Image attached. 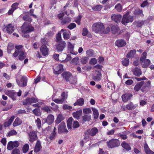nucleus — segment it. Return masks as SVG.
<instances>
[{
    "label": "nucleus",
    "mask_w": 154,
    "mask_h": 154,
    "mask_svg": "<svg viewBox=\"0 0 154 154\" xmlns=\"http://www.w3.org/2000/svg\"><path fill=\"white\" fill-rule=\"evenodd\" d=\"M15 52L13 54V57H18V59L20 60H23L26 57V53L23 50L22 45L17 46Z\"/></svg>",
    "instance_id": "nucleus-1"
},
{
    "label": "nucleus",
    "mask_w": 154,
    "mask_h": 154,
    "mask_svg": "<svg viewBox=\"0 0 154 154\" xmlns=\"http://www.w3.org/2000/svg\"><path fill=\"white\" fill-rule=\"evenodd\" d=\"M98 132V130L96 127H94L91 129L88 130L85 133V136L84 140L87 141L89 139H91V136L94 137Z\"/></svg>",
    "instance_id": "nucleus-2"
},
{
    "label": "nucleus",
    "mask_w": 154,
    "mask_h": 154,
    "mask_svg": "<svg viewBox=\"0 0 154 154\" xmlns=\"http://www.w3.org/2000/svg\"><path fill=\"white\" fill-rule=\"evenodd\" d=\"M104 26L101 23L98 22L94 24L92 26V29L93 31L96 33L99 32L102 33L103 29H104Z\"/></svg>",
    "instance_id": "nucleus-3"
},
{
    "label": "nucleus",
    "mask_w": 154,
    "mask_h": 154,
    "mask_svg": "<svg viewBox=\"0 0 154 154\" xmlns=\"http://www.w3.org/2000/svg\"><path fill=\"white\" fill-rule=\"evenodd\" d=\"M21 31L23 33H27L34 30V28L31 26L29 23L25 22L21 27Z\"/></svg>",
    "instance_id": "nucleus-4"
},
{
    "label": "nucleus",
    "mask_w": 154,
    "mask_h": 154,
    "mask_svg": "<svg viewBox=\"0 0 154 154\" xmlns=\"http://www.w3.org/2000/svg\"><path fill=\"white\" fill-rule=\"evenodd\" d=\"M133 20V16L129 15V13L128 12L123 16L122 23L125 25L127 23L132 22Z\"/></svg>",
    "instance_id": "nucleus-5"
},
{
    "label": "nucleus",
    "mask_w": 154,
    "mask_h": 154,
    "mask_svg": "<svg viewBox=\"0 0 154 154\" xmlns=\"http://www.w3.org/2000/svg\"><path fill=\"white\" fill-rule=\"evenodd\" d=\"M107 144L109 148H112L119 146L120 142L117 139H113L107 142Z\"/></svg>",
    "instance_id": "nucleus-6"
},
{
    "label": "nucleus",
    "mask_w": 154,
    "mask_h": 154,
    "mask_svg": "<svg viewBox=\"0 0 154 154\" xmlns=\"http://www.w3.org/2000/svg\"><path fill=\"white\" fill-rule=\"evenodd\" d=\"M27 78L25 76H23L20 79V81L19 80L16 79V82L20 87H23L27 85Z\"/></svg>",
    "instance_id": "nucleus-7"
},
{
    "label": "nucleus",
    "mask_w": 154,
    "mask_h": 154,
    "mask_svg": "<svg viewBox=\"0 0 154 154\" xmlns=\"http://www.w3.org/2000/svg\"><path fill=\"white\" fill-rule=\"evenodd\" d=\"M95 73L92 75V79L96 81H100L102 79V74L100 70L97 69L95 70Z\"/></svg>",
    "instance_id": "nucleus-8"
},
{
    "label": "nucleus",
    "mask_w": 154,
    "mask_h": 154,
    "mask_svg": "<svg viewBox=\"0 0 154 154\" xmlns=\"http://www.w3.org/2000/svg\"><path fill=\"white\" fill-rule=\"evenodd\" d=\"M29 137V141L31 143L36 140L38 138L36 131H32L28 133Z\"/></svg>",
    "instance_id": "nucleus-9"
},
{
    "label": "nucleus",
    "mask_w": 154,
    "mask_h": 154,
    "mask_svg": "<svg viewBox=\"0 0 154 154\" xmlns=\"http://www.w3.org/2000/svg\"><path fill=\"white\" fill-rule=\"evenodd\" d=\"M66 46L65 42H61L58 43L56 45V49L58 52L62 51Z\"/></svg>",
    "instance_id": "nucleus-10"
},
{
    "label": "nucleus",
    "mask_w": 154,
    "mask_h": 154,
    "mask_svg": "<svg viewBox=\"0 0 154 154\" xmlns=\"http://www.w3.org/2000/svg\"><path fill=\"white\" fill-rule=\"evenodd\" d=\"M38 101L37 99L34 97L28 98L23 101V105H26L29 104L36 103Z\"/></svg>",
    "instance_id": "nucleus-11"
},
{
    "label": "nucleus",
    "mask_w": 154,
    "mask_h": 154,
    "mask_svg": "<svg viewBox=\"0 0 154 154\" xmlns=\"http://www.w3.org/2000/svg\"><path fill=\"white\" fill-rule=\"evenodd\" d=\"M58 130L59 133L68 132V130L66 129L65 124L64 122H62L59 125Z\"/></svg>",
    "instance_id": "nucleus-12"
},
{
    "label": "nucleus",
    "mask_w": 154,
    "mask_h": 154,
    "mask_svg": "<svg viewBox=\"0 0 154 154\" xmlns=\"http://www.w3.org/2000/svg\"><path fill=\"white\" fill-rule=\"evenodd\" d=\"M14 29V27L11 24L7 25L4 28V30L6 31V32L9 34L13 32Z\"/></svg>",
    "instance_id": "nucleus-13"
},
{
    "label": "nucleus",
    "mask_w": 154,
    "mask_h": 154,
    "mask_svg": "<svg viewBox=\"0 0 154 154\" xmlns=\"http://www.w3.org/2000/svg\"><path fill=\"white\" fill-rule=\"evenodd\" d=\"M5 94L12 98L13 100H16V94L14 92V90L6 91L5 92Z\"/></svg>",
    "instance_id": "nucleus-14"
},
{
    "label": "nucleus",
    "mask_w": 154,
    "mask_h": 154,
    "mask_svg": "<svg viewBox=\"0 0 154 154\" xmlns=\"http://www.w3.org/2000/svg\"><path fill=\"white\" fill-rule=\"evenodd\" d=\"M115 45L119 47L124 46L126 45V42L122 39L117 40L115 42Z\"/></svg>",
    "instance_id": "nucleus-15"
},
{
    "label": "nucleus",
    "mask_w": 154,
    "mask_h": 154,
    "mask_svg": "<svg viewBox=\"0 0 154 154\" xmlns=\"http://www.w3.org/2000/svg\"><path fill=\"white\" fill-rule=\"evenodd\" d=\"M122 15L120 14H112L111 17L112 20L116 23H118L120 21L122 18Z\"/></svg>",
    "instance_id": "nucleus-16"
},
{
    "label": "nucleus",
    "mask_w": 154,
    "mask_h": 154,
    "mask_svg": "<svg viewBox=\"0 0 154 154\" xmlns=\"http://www.w3.org/2000/svg\"><path fill=\"white\" fill-rule=\"evenodd\" d=\"M132 96V94L130 93L125 94L122 96V100L124 102H126L131 99Z\"/></svg>",
    "instance_id": "nucleus-17"
},
{
    "label": "nucleus",
    "mask_w": 154,
    "mask_h": 154,
    "mask_svg": "<svg viewBox=\"0 0 154 154\" xmlns=\"http://www.w3.org/2000/svg\"><path fill=\"white\" fill-rule=\"evenodd\" d=\"M133 74L137 76H140L142 73L140 69L137 67H135L134 68H132V70Z\"/></svg>",
    "instance_id": "nucleus-18"
},
{
    "label": "nucleus",
    "mask_w": 154,
    "mask_h": 154,
    "mask_svg": "<svg viewBox=\"0 0 154 154\" xmlns=\"http://www.w3.org/2000/svg\"><path fill=\"white\" fill-rule=\"evenodd\" d=\"M62 76L66 82L70 81L69 79L71 76V73L69 72H64L62 74Z\"/></svg>",
    "instance_id": "nucleus-19"
},
{
    "label": "nucleus",
    "mask_w": 154,
    "mask_h": 154,
    "mask_svg": "<svg viewBox=\"0 0 154 154\" xmlns=\"http://www.w3.org/2000/svg\"><path fill=\"white\" fill-rule=\"evenodd\" d=\"M40 50L42 54L44 56H45L48 54L49 50L46 46L42 45L40 48Z\"/></svg>",
    "instance_id": "nucleus-20"
},
{
    "label": "nucleus",
    "mask_w": 154,
    "mask_h": 154,
    "mask_svg": "<svg viewBox=\"0 0 154 154\" xmlns=\"http://www.w3.org/2000/svg\"><path fill=\"white\" fill-rule=\"evenodd\" d=\"M84 102L85 100L83 98H80L77 99L76 101L73 104V105L75 106L77 105L82 106L84 104Z\"/></svg>",
    "instance_id": "nucleus-21"
},
{
    "label": "nucleus",
    "mask_w": 154,
    "mask_h": 154,
    "mask_svg": "<svg viewBox=\"0 0 154 154\" xmlns=\"http://www.w3.org/2000/svg\"><path fill=\"white\" fill-rule=\"evenodd\" d=\"M63 69V66L62 64H59L54 69V71L55 72V74H59Z\"/></svg>",
    "instance_id": "nucleus-22"
},
{
    "label": "nucleus",
    "mask_w": 154,
    "mask_h": 154,
    "mask_svg": "<svg viewBox=\"0 0 154 154\" xmlns=\"http://www.w3.org/2000/svg\"><path fill=\"white\" fill-rule=\"evenodd\" d=\"M144 84V82L143 81L138 82L134 86V90L136 91H138L141 89Z\"/></svg>",
    "instance_id": "nucleus-23"
},
{
    "label": "nucleus",
    "mask_w": 154,
    "mask_h": 154,
    "mask_svg": "<svg viewBox=\"0 0 154 154\" xmlns=\"http://www.w3.org/2000/svg\"><path fill=\"white\" fill-rule=\"evenodd\" d=\"M68 48L70 53L74 55H76L77 54V52H76L75 53L73 51L74 46L70 42H68Z\"/></svg>",
    "instance_id": "nucleus-24"
},
{
    "label": "nucleus",
    "mask_w": 154,
    "mask_h": 154,
    "mask_svg": "<svg viewBox=\"0 0 154 154\" xmlns=\"http://www.w3.org/2000/svg\"><path fill=\"white\" fill-rule=\"evenodd\" d=\"M54 120V117L52 115H49L46 119V122L48 125L52 123Z\"/></svg>",
    "instance_id": "nucleus-25"
},
{
    "label": "nucleus",
    "mask_w": 154,
    "mask_h": 154,
    "mask_svg": "<svg viewBox=\"0 0 154 154\" xmlns=\"http://www.w3.org/2000/svg\"><path fill=\"white\" fill-rule=\"evenodd\" d=\"M82 113V110L81 109L75 112H74L72 114L73 117L77 119H79L80 117L81 116Z\"/></svg>",
    "instance_id": "nucleus-26"
},
{
    "label": "nucleus",
    "mask_w": 154,
    "mask_h": 154,
    "mask_svg": "<svg viewBox=\"0 0 154 154\" xmlns=\"http://www.w3.org/2000/svg\"><path fill=\"white\" fill-rule=\"evenodd\" d=\"M15 118L14 116H12L8 120V121L4 123V125L5 127H8L13 122Z\"/></svg>",
    "instance_id": "nucleus-27"
},
{
    "label": "nucleus",
    "mask_w": 154,
    "mask_h": 154,
    "mask_svg": "<svg viewBox=\"0 0 154 154\" xmlns=\"http://www.w3.org/2000/svg\"><path fill=\"white\" fill-rule=\"evenodd\" d=\"M141 63L142 67L144 68H146L150 64V61L148 59H146L143 62H141Z\"/></svg>",
    "instance_id": "nucleus-28"
},
{
    "label": "nucleus",
    "mask_w": 154,
    "mask_h": 154,
    "mask_svg": "<svg viewBox=\"0 0 154 154\" xmlns=\"http://www.w3.org/2000/svg\"><path fill=\"white\" fill-rule=\"evenodd\" d=\"M111 30L112 33L114 34L118 33L119 31V29L118 26L115 25H113L111 27Z\"/></svg>",
    "instance_id": "nucleus-29"
},
{
    "label": "nucleus",
    "mask_w": 154,
    "mask_h": 154,
    "mask_svg": "<svg viewBox=\"0 0 154 154\" xmlns=\"http://www.w3.org/2000/svg\"><path fill=\"white\" fill-rule=\"evenodd\" d=\"M144 147L145 152L146 154H154V152L149 149L146 143L144 144Z\"/></svg>",
    "instance_id": "nucleus-30"
},
{
    "label": "nucleus",
    "mask_w": 154,
    "mask_h": 154,
    "mask_svg": "<svg viewBox=\"0 0 154 154\" xmlns=\"http://www.w3.org/2000/svg\"><path fill=\"white\" fill-rule=\"evenodd\" d=\"M41 148V143L39 140H38L35 148L34 151L36 152H38L40 150Z\"/></svg>",
    "instance_id": "nucleus-31"
},
{
    "label": "nucleus",
    "mask_w": 154,
    "mask_h": 154,
    "mask_svg": "<svg viewBox=\"0 0 154 154\" xmlns=\"http://www.w3.org/2000/svg\"><path fill=\"white\" fill-rule=\"evenodd\" d=\"M22 121L19 118L17 117L16 118L13 124V125L14 127H16L18 126L22 123Z\"/></svg>",
    "instance_id": "nucleus-32"
},
{
    "label": "nucleus",
    "mask_w": 154,
    "mask_h": 154,
    "mask_svg": "<svg viewBox=\"0 0 154 154\" xmlns=\"http://www.w3.org/2000/svg\"><path fill=\"white\" fill-rule=\"evenodd\" d=\"M122 146L126 150L129 151L131 149L130 145L126 142H124L121 144Z\"/></svg>",
    "instance_id": "nucleus-33"
},
{
    "label": "nucleus",
    "mask_w": 154,
    "mask_h": 154,
    "mask_svg": "<svg viewBox=\"0 0 154 154\" xmlns=\"http://www.w3.org/2000/svg\"><path fill=\"white\" fill-rule=\"evenodd\" d=\"M91 109L93 112L94 119H97L98 117L99 114L98 110L96 109L94 107H92L91 108Z\"/></svg>",
    "instance_id": "nucleus-34"
},
{
    "label": "nucleus",
    "mask_w": 154,
    "mask_h": 154,
    "mask_svg": "<svg viewBox=\"0 0 154 154\" xmlns=\"http://www.w3.org/2000/svg\"><path fill=\"white\" fill-rule=\"evenodd\" d=\"M136 51L135 50H131L130 52L127 54L126 57L128 58H132L135 55Z\"/></svg>",
    "instance_id": "nucleus-35"
},
{
    "label": "nucleus",
    "mask_w": 154,
    "mask_h": 154,
    "mask_svg": "<svg viewBox=\"0 0 154 154\" xmlns=\"http://www.w3.org/2000/svg\"><path fill=\"white\" fill-rule=\"evenodd\" d=\"M115 9L118 12H121L122 11V7L120 3H118L115 6Z\"/></svg>",
    "instance_id": "nucleus-36"
},
{
    "label": "nucleus",
    "mask_w": 154,
    "mask_h": 154,
    "mask_svg": "<svg viewBox=\"0 0 154 154\" xmlns=\"http://www.w3.org/2000/svg\"><path fill=\"white\" fill-rule=\"evenodd\" d=\"M14 48L13 44L11 43H9L8 45L7 52L8 54L11 53V51Z\"/></svg>",
    "instance_id": "nucleus-37"
},
{
    "label": "nucleus",
    "mask_w": 154,
    "mask_h": 154,
    "mask_svg": "<svg viewBox=\"0 0 154 154\" xmlns=\"http://www.w3.org/2000/svg\"><path fill=\"white\" fill-rule=\"evenodd\" d=\"M72 117L69 118L67 120V123L68 128L69 129H70L72 128Z\"/></svg>",
    "instance_id": "nucleus-38"
},
{
    "label": "nucleus",
    "mask_w": 154,
    "mask_h": 154,
    "mask_svg": "<svg viewBox=\"0 0 154 154\" xmlns=\"http://www.w3.org/2000/svg\"><path fill=\"white\" fill-rule=\"evenodd\" d=\"M79 58L78 57H76L73 59L71 61L72 64L75 65H77L79 63Z\"/></svg>",
    "instance_id": "nucleus-39"
},
{
    "label": "nucleus",
    "mask_w": 154,
    "mask_h": 154,
    "mask_svg": "<svg viewBox=\"0 0 154 154\" xmlns=\"http://www.w3.org/2000/svg\"><path fill=\"white\" fill-rule=\"evenodd\" d=\"M126 108L130 110L135 109V107L132 102H130L126 106Z\"/></svg>",
    "instance_id": "nucleus-40"
},
{
    "label": "nucleus",
    "mask_w": 154,
    "mask_h": 154,
    "mask_svg": "<svg viewBox=\"0 0 154 154\" xmlns=\"http://www.w3.org/2000/svg\"><path fill=\"white\" fill-rule=\"evenodd\" d=\"M33 113L37 116H39L41 115L40 110L38 109H35L32 111Z\"/></svg>",
    "instance_id": "nucleus-41"
},
{
    "label": "nucleus",
    "mask_w": 154,
    "mask_h": 154,
    "mask_svg": "<svg viewBox=\"0 0 154 154\" xmlns=\"http://www.w3.org/2000/svg\"><path fill=\"white\" fill-rule=\"evenodd\" d=\"M122 63L123 66H127L129 64V60L128 58H125L122 60Z\"/></svg>",
    "instance_id": "nucleus-42"
},
{
    "label": "nucleus",
    "mask_w": 154,
    "mask_h": 154,
    "mask_svg": "<svg viewBox=\"0 0 154 154\" xmlns=\"http://www.w3.org/2000/svg\"><path fill=\"white\" fill-rule=\"evenodd\" d=\"M86 54L88 57H93L94 54V51L92 49H89L87 51Z\"/></svg>",
    "instance_id": "nucleus-43"
},
{
    "label": "nucleus",
    "mask_w": 154,
    "mask_h": 154,
    "mask_svg": "<svg viewBox=\"0 0 154 154\" xmlns=\"http://www.w3.org/2000/svg\"><path fill=\"white\" fill-rule=\"evenodd\" d=\"M42 109L44 111L47 112L48 113H51L52 112L51 110L49 107L47 106L42 107Z\"/></svg>",
    "instance_id": "nucleus-44"
},
{
    "label": "nucleus",
    "mask_w": 154,
    "mask_h": 154,
    "mask_svg": "<svg viewBox=\"0 0 154 154\" xmlns=\"http://www.w3.org/2000/svg\"><path fill=\"white\" fill-rule=\"evenodd\" d=\"M71 21V18L68 17H67L65 18L61 21V23L63 24H65L67 23H68Z\"/></svg>",
    "instance_id": "nucleus-45"
},
{
    "label": "nucleus",
    "mask_w": 154,
    "mask_h": 154,
    "mask_svg": "<svg viewBox=\"0 0 154 154\" xmlns=\"http://www.w3.org/2000/svg\"><path fill=\"white\" fill-rule=\"evenodd\" d=\"M147 52L146 51L144 52L141 55V57L140 59V61L143 62L144 60L146 59L145 58L146 57L147 55Z\"/></svg>",
    "instance_id": "nucleus-46"
},
{
    "label": "nucleus",
    "mask_w": 154,
    "mask_h": 154,
    "mask_svg": "<svg viewBox=\"0 0 154 154\" xmlns=\"http://www.w3.org/2000/svg\"><path fill=\"white\" fill-rule=\"evenodd\" d=\"M23 19L26 21V22L28 21L29 23H30L32 21V19L30 18L29 16L27 15H26L24 16L23 17Z\"/></svg>",
    "instance_id": "nucleus-47"
},
{
    "label": "nucleus",
    "mask_w": 154,
    "mask_h": 154,
    "mask_svg": "<svg viewBox=\"0 0 154 154\" xmlns=\"http://www.w3.org/2000/svg\"><path fill=\"white\" fill-rule=\"evenodd\" d=\"M82 119L85 121H89L91 119V116L90 115H85L83 116Z\"/></svg>",
    "instance_id": "nucleus-48"
},
{
    "label": "nucleus",
    "mask_w": 154,
    "mask_h": 154,
    "mask_svg": "<svg viewBox=\"0 0 154 154\" xmlns=\"http://www.w3.org/2000/svg\"><path fill=\"white\" fill-rule=\"evenodd\" d=\"M88 59L87 57H82L81 59V62L83 64H86L87 63Z\"/></svg>",
    "instance_id": "nucleus-49"
},
{
    "label": "nucleus",
    "mask_w": 154,
    "mask_h": 154,
    "mask_svg": "<svg viewBox=\"0 0 154 154\" xmlns=\"http://www.w3.org/2000/svg\"><path fill=\"white\" fill-rule=\"evenodd\" d=\"M134 14L136 15H140L142 17H143V16L142 10L140 9H137L136 10L134 11Z\"/></svg>",
    "instance_id": "nucleus-50"
},
{
    "label": "nucleus",
    "mask_w": 154,
    "mask_h": 154,
    "mask_svg": "<svg viewBox=\"0 0 154 154\" xmlns=\"http://www.w3.org/2000/svg\"><path fill=\"white\" fill-rule=\"evenodd\" d=\"M102 8L101 5H97L95 7L92 8L93 10L95 11H98L101 10Z\"/></svg>",
    "instance_id": "nucleus-51"
},
{
    "label": "nucleus",
    "mask_w": 154,
    "mask_h": 154,
    "mask_svg": "<svg viewBox=\"0 0 154 154\" xmlns=\"http://www.w3.org/2000/svg\"><path fill=\"white\" fill-rule=\"evenodd\" d=\"M29 149V146L28 144H26L24 145L22 149L23 152L25 153L26 152L28 151Z\"/></svg>",
    "instance_id": "nucleus-52"
},
{
    "label": "nucleus",
    "mask_w": 154,
    "mask_h": 154,
    "mask_svg": "<svg viewBox=\"0 0 154 154\" xmlns=\"http://www.w3.org/2000/svg\"><path fill=\"white\" fill-rule=\"evenodd\" d=\"M56 42H60L62 39L61 33L59 32L58 34H57L56 35Z\"/></svg>",
    "instance_id": "nucleus-53"
},
{
    "label": "nucleus",
    "mask_w": 154,
    "mask_h": 154,
    "mask_svg": "<svg viewBox=\"0 0 154 154\" xmlns=\"http://www.w3.org/2000/svg\"><path fill=\"white\" fill-rule=\"evenodd\" d=\"M7 148L9 150H11L13 149V142L10 141L8 142L7 145Z\"/></svg>",
    "instance_id": "nucleus-54"
},
{
    "label": "nucleus",
    "mask_w": 154,
    "mask_h": 154,
    "mask_svg": "<svg viewBox=\"0 0 154 154\" xmlns=\"http://www.w3.org/2000/svg\"><path fill=\"white\" fill-rule=\"evenodd\" d=\"M97 63V60L95 58H92L91 59L90 61V64L92 65H94L96 64Z\"/></svg>",
    "instance_id": "nucleus-55"
},
{
    "label": "nucleus",
    "mask_w": 154,
    "mask_h": 154,
    "mask_svg": "<svg viewBox=\"0 0 154 154\" xmlns=\"http://www.w3.org/2000/svg\"><path fill=\"white\" fill-rule=\"evenodd\" d=\"M17 134V133L16 131L14 130H12L9 132L8 134V136L10 137L12 135H16Z\"/></svg>",
    "instance_id": "nucleus-56"
},
{
    "label": "nucleus",
    "mask_w": 154,
    "mask_h": 154,
    "mask_svg": "<svg viewBox=\"0 0 154 154\" xmlns=\"http://www.w3.org/2000/svg\"><path fill=\"white\" fill-rule=\"evenodd\" d=\"M63 37L65 39H68L69 38V35L68 32H65L63 34Z\"/></svg>",
    "instance_id": "nucleus-57"
},
{
    "label": "nucleus",
    "mask_w": 154,
    "mask_h": 154,
    "mask_svg": "<svg viewBox=\"0 0 154 154\" xmlns=\"http://www.w3.org/2000/svg\"><path fill=\"white\" fill-rule=\"evenodd\" d=\"M83 112L85 114H89L91 113V110L90 108H84L83 109Z\"/></svg>",
    "instance_id": "nucleus-58"
},
{
    "label": "nucleus",
    "mask_w": 154,
    "mask_h": 154,
    "mask_svg": "<svg viewBox=\"0 0 154 154\" xmlns=\"http://www.w3.org/2000/svg\"><path fill=\"white\" fill-rule=\"evenodd\" d=\"M36 122L38 128L39 129L41 127V122L40 119L38 118H37V120H36Z\"/></svg>",
    "instance_id": "nucleus-59"
},
{
    "label": "nucleus",
    "mask_w": 154,
    "mask_h": 154,
    "mask_svg": "<svg viewBox=\"0 0 154 154\" xmlns=\"http://www.w3.org/2000/svg\"><path fill=\"white\" fill-rule=\"evenodd\" d=\"M52 100L57 103H62L63 101V99H53Z\"/></svg>",
    "instance_id": "nucleus-60"
},
{
    "label": "nucleus",
    "mask_w": 154,
    "mask_h": 154,
    "mask_svg": "<svg viewBox=\"0 0 154 154\" xmlns=\"http://www.w3.org/2000/svg\"><path fill=\"white\" fill-rule=\"evenodd\" d=\"M79 126V122L76 121H75L73 122V128H77Z\"/></svg>",
    "instance_id": "nucleus-61"
},
{
    "label": "nucleus",
    "mask_w": 154,
    "mask_h": 154,
    "mask_svg": "<svg viewBox=\"0 0 154 154\" xmlns=\"http://www.w3.org/2000/svg\"><path fill=\"white\" fill-rule=\"evenodd\" d=\"M70 81L69 82L71 84H75L77 82L76 79L75 78L72 77V78H70L69 79Z\"/></svg>",
    "instance_id": "nucleus-62"
},
{
    "label": "nucleus",
    "mask_w": 154,
    "mask_h": 154,
    "mask_svg": "<svg viewBox=\"0 0 154 154\" xmlns=\"http://www.w3.org/2000/svg\"><path fill=\"white\" fill-rule=\"evenodd\" d=\"M76 26V25L75 23H71L69 25L68 28L70 29H72L75 28Z\"/></svg>",
    "instance_id": "nucleus-63"
},
{
    "label": "nucleus",
    "mask_w": 154,
    "mask_h": 154,
    "mask_svg": "<svg viewBox=\"0 0 154 154\" xmlns=\"http://www.w3.org/2000/svg\"><path fill=\"white\" fill-rule=\"evenodd\" d=\"M20 150L17 149H15L12 151V154H20Z\"/></svg>",
    "instance_id": "nucleus-64"
}]
</instances>
